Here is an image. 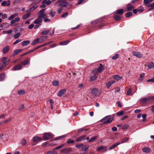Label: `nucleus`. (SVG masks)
Instances as JSON below:
<instances>
[{"label": "nucleus", "instance_id": "nucleus-36", "mask_svg": "<svg viewBox=\"0 0 154 154\" xmlns=\"http://www.w3.org/2000/svg\"><path fill=\"white\" fill-rule=\"evenodd\" d=\"M22 51V50L21 49H19L15 51L14 52L13 54V55L14 56L17 54H18L20 52Z\"/></svg>", "mask_w": 154, "mask_h": 154}, {"label": "nucleus", "instance_id": "nucleus-41", "mask_svg": "<svg viewBox=\"0 0 154 154\" xmlns=\"http://www.w3.org/2000/svg\"><path fill=\"white\" fill-rule=\"evenodd\" d=\"M133 14V13L131 12H129L126 14V17H129L131 16Z\"/></svg>", "mask_w": 154, "mask_h": 154}, {"label": "nucleus", "instance_id": "nucleus-24", "mask_svg": "<svg viewBox=\"0 0 154 154\" xmlns=\"http://www.w3.org/2000/svg\"><path fill=\"white\" fill-rule=\"evenodd\" d=\"M121 144V143L120 142H118V143H116L115 144H114L113 145L109 148H108V149H114L115 147L116 146H117Z\"/></svg>", "mask_w": 154, "mask_h": 154}, {"label": "nucleus", "instance_id": "nucleus-15", "mask_svg": "<svg viewBox=\"0 0 154 154\" xmlns=\"http://www.w3.org/2000/svg\"><path fill=\"white\" fill-rule=\"evenodd\" d=\"M38 6L37 5H32V7L29 8L27 11V12H29L30 11H32L38 7Z\"/></svg>", "mask_w": 154, "mask_h": 154}, {"label": "nucleus", "instance_id": "nucleus-43", "mask_svg": "<svg viewBox=\"0 0 154 154\" xmlns=\"http://www.w3.org/2000/svg\"><path fill=\"white\" fill-rule=\"evenodd\" d=\"M7 59L6 57H4L2 60V62L4 64H5L7 62Z\"/></svg>", "mask_w": 154, "mask_h": 154}, {"label": "nucleus", "instance_id": "nucleus-30", "mask_svg": "<svg viewBox=\"0 0 154 154\" xmlns=\"http://www.w3.org/2000/svg\"><path fill=\"white\" fill-rule=\"evenodd\" d=\"M107 150V148L106 147H104L103 146H101L98 148V150H102V152L106 151Z\"/></svg>", "mask_w": 154, "mask_h": 154}, {"label": "nucleus", "instance_id": "nucleus-8", "mask_svg": "<svg viewBox=\"0 0 154 154\" xmlns=\"http://www.w3.org/2000/svg\"><path fill=\"white\" fill-rule=\"evenodd\" d=\"M133 55L138 58H141L143 56V54L139 52L133 51L132 52Z\"/></svg>", "mask_w": 154, "mask_h": 154}, {"label": "nucleus", "instance_id": "nucleus-12", "mask_svg": "<svg viewBox=\"0 0 154 154\" xmlns=\"http://www.w3.org/2000/svg\"><path fill=\"white\" fill-rule=\"evenodd\" d=\"M10 5V1L9 0H8L7 2L6 1H3L1 3V5L2 6H9Z\"/></svg>", "mask_w": 154, "mask_h": 154}, {"label": "nucleus", "instance_id": "nucleus-32", "mask_svg": "<svg viewBox=\"0 0 154 154\" xmlns=\"http://www.w3.org/2000/svg\"><path fill=\"white\" fill-rule=\"evenodd\" d=\"M49 32V30H46L43 31L41 32V34L43 35H47Z\"/></svg>", "mask_w": 154, "mask_h": 154}, {"label": "nucleus", "instance_id": "nucleus-58", "mask_svg": "<svg viewBox=\"0 0 154 154\" xmlns=\"http://www.w3.org/2000/svg\"><path fill=\"white\" fill-rule=\"evenodd\" d=\"M49 14L50 15V16L51 17H53L54 16V13H53L52 11H51L50 13H49Z\"/></svg>", "mask_w": 154, "mask_h": 154}, {"label": "nucleus", "instance_id": "nucleus-53", "mask_svg": "<svg viewBox=\"0 0 154 154\" xmlns=\"http://www.w3.org/2000/svg\"><path fill=\"white\" fill-rule=\"evenodd\" d=\"M15 22H16L14 20H11V26H13L15 24Z\"/></svg>", "mask_w": 154, "mask_h": 154}, {"label": "nucleus", "instance_id": "nucleus-16", "mask_svg": "<svg viewBox=\"0 0 154 154\" xmlns=\"http://www.w3.org/2000/svg\"><path fill=\"white\" fill-rule=\"evenodd\" d=\"M66 89H63L59 92L58 96L59 97L62 96L63 94L64 93L66 92Z\"/></svg>", "mask_w": 154, "mask_h": 154}, {"label": "nucleus", "instance_id": "nucleus-33", "mask_svg": "<svg viewBox=\"0 0 154 154\" xmlns=\"http://www.w3.org/2000/svg\"><path fill=\"white\" fill-rule=\"evenodd\" d=\"M148 68L149 69L154 67V63L153 62L149 63L148 66Z\"/></svg>", "mask_w": 154, "mask_h": 154}, {"label": "nucleus", "instance_id": "nucleus-31", "mask_svg": "<svg viewBox=\"0 0 154 154\" xmlns=\"http://www.w3.org/2000/svg\"><path fill=\"white\" fill-rule=\"evenodd\" d=\"M18 14L17 13H15L13 15L11 16L8 18L9 20H11L13 19L15 17H17L18 16Z\"/></svg>", "mask_w": 154, "mask_h": 154}, {"label": "nucleus", "instance_id": "nucleus-14", "mask_svg": "<svg viewBox=\"0 0 154 154\" xmlns=\"http://www.w3.org/2000/svg\"><path fill=\"white\" fill-rule=\"evenodd\" d=\"M22 68V66L20 64L16 65L14 66L13 68V69L14 70H20Z\"/></svg>", "mask_w": 154, "mask_h": 154}, {"label": "nucleus", "instance_id": "nucleus-22", "mask_svg": "<svg viewBox=\"0 0 154 154\" xmlns=\"http://www.w3.org/2000/svg\"><path fill=\"white\" fill-rule=\"evenodd\" d=\"M48 37L47 36H43L39 38L40 43H41L44 41Z\"/></svg>", "mask_w": 154, "mask_h": 154}, {"label": "nucleus", "instance_id": "nucleus-9", "mask_svg": "<svg viewBox=\"0 0 154 154\" xmlns=\"http://www.w3.org/2000/svg\"><path fill=\"white\" fill-rule=\"evenodd\" d=\"M92 73L94 74V75L91 77L90 78V80L91 81H93L95 80L96 76V70H94L92 72Z\"/></svg>", "mask_w": 154, "mask_h": 154}, {"label": "nucleus", "instance_id": "nucleus-63", "mask_svg": "<svg viewBox=\"0 0 154 154\" xmlns=\"http://www.w3.org/2000/svg\"><path fill=\"white\" fill-rule=\"evenodd\" d=\"M83 87H84V85L83 84H80L79 85V86H78V88L80 89H82L83 88Z\"/></svg>", "mask_w": 154, "mask_h": 154}, {"label": "nucleus", "instance_id": "nucleus-55", "mask_svg": "<svg viewBox=\"0 0 154 154\" xmlns=\"http://www.w3.org/2000/svg\"><path fill=\"white\" fill-rule=\"evenodd\" d=\"M56 152H53L52 151H49L47 152V154H56Z\"/></svg>", "mask_w": 154, "mask_h": 154}, {"label": "nucleus", "instance_id": "nucleus-11", "mask_svg": "<svg viewBox=\"0 0 154 154\" xmlns=\"http://www.w3.org/2000/svg\"><path fill=\"white\" fill-rule=\"evenodd\" d=\"M86 136L85 135H82L76 139V141L77 142H80L85 139Z\"/></svg>", "mask_w": 154, "mask_h": 154}, {"label": "nucleus", "instance_id": "nucleus-17", "mask_svg": "<svg viewBox=\"0 0 154 154\" xmlns=\"http://www.w3.org/2000/svg\"><path fill=\"white\" fill-rule=\"evenodd\" d=\"M38 43H40L39 39L38 38H37L34 40L32 42L31 45H36Z\"/></svg>", "mask_w": 154, "mask_h": 154}, {"label": "nucleus", "instance_id": "nucleus-52", "mask_svg": "<svg viewBox=\"0 0 154 154\" xmlns=\"http://www.w3.org/2000/svg\"><path fill=\"white\" fill-rule=\"evenodd\" d=\"M20 35V33L18 32L17 33L14 35V38H19Z\"/></svg>", "mask_w": 154, "mask_h": 154}, {"label": "nucleus", "instance_id": "nucleus-57", "mask_svg": "<svg viewBox=\"0 0 154 154\" xmlns=\"http://www.w3.org/2000/svg\"><path fill=\"white\" fill-rule=\"evenodd\" d=\"M22 41V39H18L13 43V45H15Z\"/></svg>", "mask_w": 154, "mask_h": 154}, {"label": "nucleus", "instance_id": "nucleus-44", "mask_svg": "<svg viewBox=\"0 0 154 154\" xmlns=\"http://www.w3.org/2000/svg\"><path fill=\"white\" fill-rule=\"evenodd\" d=\"M118 56L119 55L118 54H116L112 57V59L113 60L116 59L118 58Z\"/></svg>", "mask_w": 154, "mask_h": 154}, {"label": "nucleus", "instance_id": "nucleus-26", "mask_svg": "<svg viewBox=\"0 0 154 154\" xmlns=\"http://www.w3.org/2000/svg\"><path fill=\"white\" fill-rule=\"evenodd\" d=\"M122 18V17L121 16L116 15L114 16V19L116 20H119Z\"/></svg>", "mask_w": 154, "mask_h": 154}, {"label": "nucleus", "instance_id": "nucleus-56", "mask_svg": "<svg viewBox=\"0 0 154 154\" xmlns=\"http://www.w3.org/2000/svg\"><path fill=\"white\" fill-rule=\"evenodd\" d=\"M142 118H143V119L142 120V122H144V121L145 118L146 117V114H143L142 115Z\"/></svg>", "mask_w": 154, "mask_h": 154}, {"label": "nucleus", "instance_id": "nucleus-5", "mask_svg": "<svg viewBox=\"0 0 154 154\" xmlns=\"http://www.w3.org/2000/svg\"><path fill=\"white\" fill-rule=\"evenodd\" d=\"M134 8V7L131 4L129 3L127 5L126 7L125 8V10L127 11H131Z\"/></svg>", "mask_w": 154, "mask_h": 154}, {"label": "nucleus", "instance_id": "nucleus-23", "mask_svg": "<svg viewBox=\"0 0 154 154\" xmlns=\"http://www.w3.org/2000/svg\"><path fill=\"white\" fill-rule=\"evenodd\" d=\"M150 99V97H143L141 98L140 99V101L141 102H144L145 101H148Z\"/></svg>", "mask_w": 154, "mask_h": 154}, {"label": "nucleus", "instance_id": "nucleus-47", "mask_svg": "<svg viewBox=\"0 0 154 154\" xmlns=\"http://www.w3.org/2000/svg\"><path fill=\"white\" fill-rule=\"evenodd\" d=\"M148 6L151 7L152 8H151L149 10V11L151 10L152 9H154V2L153 3L149 5Z\"/></svg>", "mask_w": 154, "mask_h": 154}, {"label": "nucleus", "instance_id": "nucleus-45", "mask_svg": "<svg viewBox=\"0 0 154 154\" xmlns=\"http://www.w3.org/2000/svg\"><path fill=\"white\" fill-rule=\"evenodd\" d=\"M44 3H46V4L48 5H50L51 3V1L48 0L47 1L46 0L44 1Z\"/></svg>", "mask_w": 154, "mask_h": 154}, {"label": "nucleus", "instance_id": "nucleus-21", "mask_svg": "<svg viewBox=\"0 0 154 154\" xmlns=\"http://www.w3.org/2000/svg\"><path fill=\"white\" fill-rule=\"evenodd\" d=\"M30 43V41L28 40H26L23 41L22 43V46H24L27 45Z\"/></svg>", "mask_w": 154, "mask_h": 154}, {"label": "nucleus", "instance_id": "nucleus-2", "mask_svg": "<svg viewBox=\"0 0 154 154\" xmlns=\"http://www.w3.org/2000/svg\"><path fill=\"white\" fill-rule=\"evenodd\" d=\"M53 137V134L48 133H44L43 137V140H47L51 139Z\"/></svg>", "mask_w": 154, "mask_h": 154}, {"label": "nucleus", "instance_id": "nucleus-18", "mask_svg": "<svg viewBox=\"0 0 154 154\" xmlns=\"http://www.w3.org/2000/svg\"><path fill=\"white\" fill-rule=\"evenodd\" d=\"M9 49L10 48L8 46L4 47L2 50L3 53H6L9 51Z\"/></svg>", "mask_w": 154, "mask_h": 154}, {"label": "nucleus", "instance_id": "nucleus-46", "mask_svg": "<svg viewBox=\"0 0 154 154\" xmlns=\"http://www.w3.org/2000/svg\"><path fill=\"white\" fill-rule=\"evenodd\" d=\"M5 75L4 74H1L0 75V81H3L5 78Z\"/></svg>", "mask_w": 154, "mask_h": 154}, {"label": "nucleus", "instance_id": "nucleus-62", "mask_svg": "<svg viewBox=\"0 0 154 154\" xmlns=\"http://www.w3.org/2000/svg\"><path fill=\"white\" fill-rule=\"evenodd\" d=\"M24 108V105L23 104H22L19 106V110H21V109H23Z\"/></svg>", "mask_w": 154, "mask_h": 154}, {"label": "nucleus", "instance_id": "nucleus-25", "mask_svg": "<svg viewBox=\"0 0 154 154\" xmlns=\"http://www.w3.org/2000/svg\"><path fill=\"white\" fill-rule=\"evenodd\" d=\"M11 119H6L5 120L3 121L2 122H0V125H2L3 124H5V123H6L8 122H9L10 121H11Z\"/></svg>", "mask_w": 154, "mask_h": 154}, {"label": "nucleus", "instance_id": "nucleus-7", "mask_svg": "<svg viewBox=\"0 0 154 154\" xmlns=\"http://www.w3.org/2000/svg\"><path fill=\"white\" fill-rule=\"evenodd\" d=\"M42 140V138L38 136H36L32 138V141L34 143H37Z\"/></svg>", "mask_w": 154, "mask_h": 154}, {"label": "nucleus", "instance_id": "nucleus-4", "mask_svg": "<svg viewBox=\"0 0 154 154\" xmlns=\"http://www.w3.org/2000/svg\"><path fill=\"white\" fill-rule=\"evenodd\" d=\"M58 2L59 4V6L61 7H66L69 5L68 3L66 2L65 0H59Z\"/></svg>", "mask_w": 154, "mask_h": 154}, {"label": "nucleus", "instance_id": "nucleus-27", "mask_svg": "<svg viewBox=\"0 0 154 154\" xmlns=\"http://www.w3.org/2000/svg\"><path fill=\"white\" fill-rule=\"evenodd\" d=\"M70 42V41L69 40H67L60 43V45H66L68 44Z\"/></svg>", "mask_w": 154, "mask_h": 154}, {"label": "nucleus", "instance_id": "nucleus-59", "mask_svg": "<svg viewBox=\"0 0 154 154\" xmlns=\"http://www.w3.org/2000/svg\"><path fill=\"white\" fill-rule=\"evenodd\" d=\"M96 139V137H92V138H91L89 140V142H91L93 140H94Z\"/></svg>", "mask_w": 154, "mask_h": 154}, {"label": "nucleus", "instance_id": "nucleus-3", "mask_svg": "<svg viewBox=\"0 0 154 154\" xmlns=\"http://www.w3.org/2000/svg\"><path fill=\"white\" fill-rule=\"evenodd\" d=\"M45 10V9H43L40 10L39 12L38 13V14H39L38 17H40L42 19L47 17V16L46 15V13L44 12Z\"/></svg>", "mask_w": 154, "mask_h": 154}, {"label": "nucleus", "instance_id": "nucleus-54", "mask_svg": "<svg viewBox=\"0 0 154 154\" xmlns=\"http://www.w3.org/2000/svg\"><path fill=\"white\" fill-rule=\"evenodd\" d=\"M88 145H86L85 146L82 148V150H87L88 148Z\"/></svg>", "mask_w": 154, "mask_h": 154}, {"label": "nucleus", "instance_id": "nucleus-6", "mask_svg": "<svg viewBox=\"0 0 154 154\" xmlns=\"http://www.w3.org/2000/svg\"><path fill=\"white\" fill-rule=\"evenodd\" d=\"M42 18L38 17L37 19L34 20V23L35 24H37L40 25H41L42 23Z\"/></svg>", "mask_w": 154, "mask_h": 154}, {"label": "nucleus", "instance_id": "nucleus-50", "mask_svg": "<svg viewBox=\"0 0 154 154\" xmlns=\"http://www.w3.org/2000/svg\"><path fill=\"white\" fill-rule=\"evenodd\" d=\"M74 142V141L73 140L71 139H69L67 142V143H73Z\"/></svg>", "mask_w": 154, "mask_h": 154}, {"label": "nucleus", "instance_id": "nucleus-51", "mask_svg": "<svg viewBox=\"0 0 154 154\" xmlns=\"http://www.w3.org/2000/svg\"><path fill=\"white\" fill-rule=\"evenodd\" d=\"M64 145V144H62L60 145L59 146H57V147H56L55 149H54V150H57V149H60L62 147H63V146Z\"/></svg>", "mask_w": 154, "mask_h": 154}, {"label": "nucleus", "instance_id": "nucleus-42", "mask_svg": "<svg viewBox=\"0 0 154 154\" xmlns=\"http://www.w3.org/2000/svg\"><path fill=\"white\" fill-rule=\"evenodd\" d=\"M17 93L19 95H21L24 94L25 93V92L23 90H21L18 91Z\"/></svg>", "mask_w": 154, "mask_h": 154}, {"label": "nucleus", "instance_id": "nucleus-60", "mask_svg": "<svg viewBox=\"0 0 154 154\" xmlns=\"http://www.w3.org/2000/svg\"><path fill=\"white\" fill-rule=\"evenodd\" d=\"M132 92V91L131 89L130 88L128 89V91H127V94L128 95H129L131 94Z\"/></svg>", "mask_w": 154, "mask_h": 154}, {"label": "nucleus", "instance_id": "nucleus-20", "mask_svg": "<svg viewBox=\"0 0 154 154\" xmlns=\"http://www.w3.org/2000/svg\"><path fill=\"white\" fill-rule=\"evenodd\" d=\"M143 151L146 153H149L150 152V149L149 147H144L142 149Z\"/></svg>", "mask_w": 154, "mask_h": 154}, {"label": "nucleus", "instance_id": "nucleus-29", "mask_svg": "<svg viewBox=\"0 0 154 154\" xmlns=\"http://www.w3.org/2000/svg\"><path fill=\"white\" fill-rule=\"evenodd\" d=\"M31 15V13H28L24 15L23 16V19L24 20H25L27 18Z\"/></svg>", "mask_w": 154, "mask_h": 154}, {"label": "nucleus", "instance_id": "nucleus-64", "mask_svg": "<svg viewBox=\"0 0 154 154\" xmlns=\"http://www.w3.org/2000/svg\"><path fill=\"white\" fill-rule=\"evenodd\" d=\"M34 26L33 24H32L29 26L28 28L30 29H32L34 27Z\"/></svg>", "mask_w": 154, "mask_h": 154}, {"label": "nucleus", "instance_id": "nucleus-35", "mask_svg": "<svg viewBox=\"0 0 154 154\" xmlns=\"http://www.w3.org/2000/svg\"><path fill=\"white\" fill-rule=\"evenodd\" d=\"M129 138L128 137H126L125 138L122 139L121 140V143H122L128 141V140Z\"/></svg>", "mask_w": 154, "mask_h": 154}, {"label": "nucleus", "instance_id": "nucleus-39", "mask_svg": "<svg viewBox=\"0 0 154 154\" xmlns=\"http://www.w3.org/2000/svg\"><path fill=\"white\" fill-rule=\"evenodd\" d=\"M21 143L24 146L25 145L26 143V140L24 139H22L21 142Z\"/></svg>", "mask_w": 154, "mask_h": 154}, {"label": "nucleus", "instance_id": "nucleus-34", "mask_svg": "<svg viewBox=\"0 0 154 154\" xmlns=\"http://www.w3.org/2000/svg\"><path fill=\"white\" fill-rule=\"evenodd\" d=\"M115 82V81L114 80L112 81H111L109 82L106 85L107 87L108 88H109L111 85L112 84Z\"/></svg>", "mask_w": 154, "mask_h": 154}, {"label": "nucleus", "instance_id": "nucleus-49", "mask_svg": "<svg viewBox=\"0 0 154 154\" xmlns=\"http://www.w3.org/2000/svg\"><path fill=\"white\" fill-rule=\"evenodd\" d=\"M124 113L123 111H120L116 113V115L119 116L122 115Z\"/></svg>", "mask_w": 154, "mask_h": 154}, {"label": "nucleus", "instance_id": "nucleus-10", "mask_svg": "<svg viewBox=\"0 0 154 154\" xmlns=\"http://www.w3.org/2000/svg\"><path fill=\"white\" fill-rule=\"evenodd\" d=\"M105 69L104 66L101 64H100L97 69V72H101Z\"/></svg>", "mask_w": 154, "mask_h": 154}, {"label": "nucleus", "instance_id": "nucleus-28", "mask_svg": "<svg viewBox=\"0 0 154 154\" xmlns=\"http://www.w3.org/2000/svg\"><path fill=\"white\" fill-rule=\"evenodd\" d=\"M29 62V61L27 60H25L21 62V64L22 65L25 66L28 64Z\"/></svg>", "mask_w": 154, "mask_h": 154}, {"label": "nucleus", "instance_id": "nucleus-48", "mask_svg": "<svg viewBox=\"0 0 154 154\" xmlns=\"http://www.w3.org/2000/svg\"><path fill=\"white\" fill-rule=\"evenodd\" d=\"M68 12H65L63 14H62L61 17L62 18H65L66 17V16L68 15Z\"/></svg>", "mask_w": 154, "mask_h": 154}, {"label": "nucleus", "instance_id": "nucleus-19", "mask_svg": "<svg viewBox=\"0 0 154 154\" xmlns=\"http://www.w3.org/2000/svg\"><path fill=\"white\" fill-rule=\"evenodd\" d=\"M71 151V149L70 148H67L63 150V152L64 154H68Z\"/></svg>", "mask_w": 154, "mask_h": 154}, {"label": "nucleus", "instance_id": "nucleus-37", "mask_svg": "<svg viewBox=\"0 0 154 154\" xmlns=\"http://www.w3.org/2000/svg\"><path fill=\"white\" fill-rule=\"evenodd\" d=\"M87 1L88 0H78V3L76 5H80L82 3H85V2H87Z\"/></svg>", "mask_w": 154, "mask_h": 154}, {"label": "nucleus", "instance_id": "nucleus-40", "mask_svg": "<svg viewBox=\"0 0 154 154\" xmlns=\"http://www.w3.org/2000/svg\"><path fill=\"white\" fill-rule=\"evenodd\" d=\"M59 82L58 81H54L52 82V84L54 86H58L59 85Z\"/></svg>", "mask_w": 154, "mask_h": 154}, {"label": "nucleus", "instance_id": "nucleus-1", "mask_svg": "<svg viewBox=\"0 0 154 154\" xmlns=\"http://www.w3.org/2000/svg\"><path fill=\"white\" fill-rule=\"evenodd\" d=\"M113 117L111 116H107L102 119L100 122H101L104 121L103 123L104 124L110 123L113 120Z\"/></svg>", "mask_w": 154, "mask_h": 154}, {"label": "nucleus", "instance_id": "nucleus-38", "mask_svg": "<svg viewBox=\"0 0 154 154\" xmlns=\"http://www.w3.org/2000/svg\"><path fill=\"white\" fill-rule=\"evenodd\" d=\"M113 78L114 79L117 80H119L122 79V77H119L117 75H114Z\"/></svg>", "mask_w": 154, "mask_h": 154}, {"label": "nucleus", "instance_id": "nucleus-13", "mask_svg": "<svg viewBox=\"0 0 154 154\" xmlns=\"http://www.w3.org/2000/svg\"><path fill=\"white\" fill-rule=\"evenodd\" d=\"M124 10L123 9H120L116 10L115 11V13L116 14H119L122 15L123 14Z\"/></svg>", "mask_w": 154, "mask_h": 154}, {"label": "nucleus", "instance_id": "nucleus-61", "mask_svg": "<svg viewBox=\"0 0 154 154\" xmlns=\"http://www.w3.org/2000/svg\"><path fill=\"white\" fill-rule=\"evenodd\" d=\"M7 17H8L7 14H3L2 17L3 19H4L7 18Z\"/></svg>", "mask_w": 154, "mask_h": 154}]
</instances>
